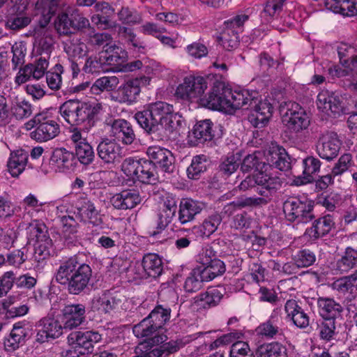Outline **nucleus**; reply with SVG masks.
<instances>
[{
	"instance_id": "obj_20",
	"label": "nucleus",
	"mask_w": 357,
	"mask_h": 357,
	"mask_svg": "<svg viewBox=\"0 0 357 357\" xmlns=\"http://www.w3.org/2000/svg\"><path fill=\"white\" fill-rule=\"evenodd\" d=\"M135 119L139 126L148 134L153 140L158 141V137L162 135L161 123H158L148 107L137 112Z\"/></svg>"
},
{
	"instance_id": "obj_18",
	"label": "nucleus",
	"mask_w": 357,
	"mask_h": 357,
	"mask_svg": "<svg viewBox=\"0 0 357 357\" xmlns=\"http://www.w3.org/2000/svg\"><path fill=\"white\" fill-rule=\"evenodd\" d=\"M68 341L74 344L75 348H80L82 354L91 353L93 351V344L102 340L99 333L93 331H75L71 333L68 337Z\"/></svg>"
},
{
	"instance_id": "obj_8",
	"label": "nucleus",
	"mask_w": 357,
	"mask_h": 357,
	"mask_svg": "<svg viewBox=\"0 0 357 357\" xmlns=\"http://www.w3.org/2000/svg\"><path fill=\"white\" fill-rule=\"evenodd\" d=\"M226 94L228 98V105H227L228 113H232L245 106L252 107L258 101L259 93L257 91L248 89L232 91L227 88Z\"/></svg>"
},
{
	"instance_id": "obj_64",
	"label": "nucleus",
	"mask_w": 357,
	"mask_h": 357,
	"mask_svg": "<svg viewBox=\"0 0 357 357\" xmlns=\"http://www.w3.org/2000/svg\"><path fill=\"white\" fill-rule=\"evenodd\" d=\"M241 164V159L238 156L230 155L226 157L221 162L219 169L220 172L225 176H229L237 170Z\"/></svg>"
},
{
	"instance_id": "obj_58",
	"label": "nucleus",
	"mask_w": 357,
	"mask_h": 357,
	"mask_svg": "<svg viewBox=\"0 0 357 357\" xmlns=\"http://www.w3.org/2000/svg\"><path fill=\"white\" fill-rule=\"evenodd\" d=\"M335 319H324L318 324L317 331L321 340L324 341H331L335 339Z\"/></svg>"
},
{
	"instance_id": "obj_22",
	"label": "nucleus",
	"mask_w": 357,
	"mask_h": 357,
	"mask_svg": "<svg viewBox=\"0 0 357 357\" xmlns=\"http://www.w3.org/2000/svg\"><path fill=\"white\" fill-rule=\"evenodd\" d=\"M50 161L60 172L73 171L77 166V158L74 153L65 148L55 149L52 153Z\"/></svg>"
},
{
	"instance_id": "obj_32",
	"label": "nucleus",
	"mask_w": 357,
	"mask_h": 357,
	"mask_svg": "<svg viewBox=\"0 0 357 357\" xmlns=\"http://www.w3.org/2000/svg\"><path fill=\"white\" fill-rule=\"evenodd\" d=\"M144 274L142 277L157 278L163 272V263L161 258L154 253H149L142 261Z\"/></svg>"
},
{
	"instance_id": "obj_63",
	"label": "nucleus",
	"mask_w": 357,
	"mask_h": 357,
	"mask_svg": "<svg viewBox=\"0 0 357 357\" xmlns=\"http://www.w3.org/2000/svg\"><path fill=\"white\" fill-rule=\"evenodd\" d=\"M316 259L314 252L309 249L301 250L293 257V261H296L300 268H306L313 265Z\"/></svg>"
},
{
	"instance_id": "obj_1",
	"label": "nucleus",
	"mask_w": 357,
	"mask_h": 357,
	"mask_svg": "<svg viewBox=\"0 0 357 357\" xmlns=\"http://www.w3.org/2000/svg\"><path fill=\"white\" fill-rule=\"evenodd\" d=\"M282 185V180L265 172H258L248 176L238 185L241 190L254 189L258 197H241L227 204L225 212L229 215L236 209L243 208H260L267 205L277 197Z\"/></svg>"
},
{
	"instance_id": "obj_49",
	"label": "nucleus",
	"mask_w": 357,
	"mask_h": 357,
	"mask_svg": "<svg viewBox=\"0 0 357 357\" xmlns=\"http://www.w3.org/2000/svg\"><path fill=\"white\" fill-rule=\"evenodd\" d=\"M170 314L171 309L169 307H164L162 305H158L147 317L160 330L169 321Z\"/></svg>"
},
{
	"instance_id": "obj_42",
	"label": "nucleus",
	"mask_w": 357,
	"mask_h": 357,
	"mask_svg": "<svg viewBox=\"0 0 357 357\" xmlns=\"http://www.w3.org/2000/svg\"><path fill=\"white\" fill-rule=\"evenodd\" d=\"M136 180L146 184H155L158 180L157 167L146 159H142Z\"/></svg>"
},
{
	"instance_id": "obj_52",
	"label": "nucleus",
	"mask_w": 357,
	"mask_h": 357,
	"mask_svg": "<svg viewBox=\"0 0 357 357\" xmlns=\"http://www.w3.org/2000/svg\"><path fill=\"white\" fill-rule=\"evenodd\" d=\"M161 126L163 130L162 135L158 137V142L169 139L170 135L181 126V121L177 119L176 114L173 112L161 122Z\"/></svg>"
},
{
	"instance_id": "obj_50",
	"label": "nucleus",
	"mask_w": 357,
	"mask_h": 357,
	"mask_svg": "<svg viewBox=\"0 0 357 357\" xmlns=\"http://www.w3.org/2000/svg\"><path fill=\"white\" fill-rule=\"evenodd\" d=\"M197 267L200 268V271L208 282L211 281L215 278L222 275L226 271L225 263L216 257L213 258V260L206 266Z\"/></svg>"
},
{
	"instance_id": "obj_7",
	"label": "nucleus",
	"mask_w": 357,
	"mask_h": 357,
	"mask_svg": "<svg viewBox=\"0 0 357 357\" xmlns=\"http://www.w3.org/2000/svg\"><path fill=\"white\" fill-rule=\"evenodd\" d=\"M125 301V296L119 292L106 291L94 296L90 302L91 310L100 314H109L119 310Z\"/></svg>"
},
{
	"instance_id": "obj_40",
	"label": "nucleus",
	"mask_w": 357,
	"mask_h": 357,
	"mask_svg": "<svg viewBox=\"0 0 357 357\" xmlns=\"http://www.w3.org/2000/svg\"><path fill=\"white\" fill-rule=\"evenodd\" d=\"M333 288L340 294L344 295L348 294L347 299V310L349 312H354L352 309L354 305L351 303L352 300L355 298L357 288L349 281L347 276L339 278L333 283Z\"/></svg>"
},
{
	"instance_id": "obj_9",
	"label": "nucleus",
	"mask_w": 357,
	"mask_h": 357,
	"mask_svg": "<svg viewBox=\"0 0 357 357\" xmlns=\"http://www.w3.org/2000/svg\"><path fill=\"white\" fill-rule=\"evenodd\" d=\"M97 154L102 162L116 165L123 159V149L114 139H104L98 145Z\"/></svg>"
},
{
	"instance_id": "obj_46",
	"label": "nucleus",
	"mask_w": 357,
	"mask_h": 357,
	"mask_svg": "<svg viewBox=\"0 0 357 357\" xmlns=\"http://www.w3.org/2000/svg\"><path fill=\"white\" fill-rule=\"evenodd\" d=\"M64 51L71 59H81L87 55L89 49L86 43L73 38L65 43Z\"/></svg>"
},
{
	"instance_id": "obj_30",
	"label": "nucleus",
	"mask_w": 357,
	"mask_h": 357,
	"mask_svg": "<svg viewBox=\"0 0 357 357\" xmlns=\"http://www.w3.org/2000/svg\"><path fill=\"white\" fill-rule=\"evenodd\" d=\"M102 55L105 65L113 66L114 71L118 72H121V70L119 69L122 68L127 58V52L115 45L108 46Z\"/></svg>"
},
{
	"instance_id": "obj_43",
	"label": "nucleus",
	"mask_w": 357,
	"mask_h": 357,
	"mask_svg": "<svg viewBox=\"0 0 357 357\" xmlns=\"http://www.w3.org/2000/svg\"><path fill=\"white\" fill-rule=\"evenodd\" d=\"M255 357H288L287 348L278 342L265 343L259 346Z\"/></svg>"
},
{
	"instance_id": "obj_51",
	"label": "nucleus",
	"mask_w": 357,
	"mask_h": 357,
	"mask_svg": "<svg viewBox=\"0 0 357 357\" xmlns=\"http://www.w3.org/2000/svg\"><path fill=\"white\" fill-rule=\"evenodd\" d=\"M208 160L206 155H199L193 157L190 165L187 169L189 178L198 179L200 174L206 170Z\"/></svg>"
},
{
	"instance_id": "obj_24",
	"label": "nucleus",
	"mask_w": 357,
	"mask_h": 357,
	"mask_svg": "<svg viewBox=\"0 0 357 357\" xmlns=\"http://www.w3.org/2000/svg\"><path fill=\"white\" fill-rule=\"evenodd\" d=\"M60 133V126L47 117L41 119V123L31 132V138L39 142H45L55 138Z\"/></svg>"
},
{
	"instance_id": "obj_10",
	"label": "nucleus",
	"mask_w": 357,
	"mask_h": 357,
	"mask_svg": "<svg viewBox=\"0 0 357 357\" xmlns=\"http://www.w3.org/2000/svg\"><path fill=\"white\" fill-rule=\"evenodd\" d=\"M36 341L39 343L48 342L50 339H56L63 334V326L53 317L42 318L36 324Z\"/></svg>"
},
{
	"instance_id": "obj_33",
	"label": "nucleus",
	"mask_w": 357,
	"mask_h": 357,
	"mask_svg": "<svg viewBox=\"0 0 357 357\" xmlns=\"http://www.w3.org/2000/svg\"><path fill=\"white\" fill-rule=\"evenodd\" d=\"M266 160L270 166L280 171H287L291 167L290 157L285 149L281 146H273L266 155Z\"/></svg>"
},
{
	"instance_id": "obj_57",
	"label": "nucleus",
	"mask_w": 357,
	"mask_h": 357,
	"mask_svg": "<svg viewBox=\"0 0 357 357\" xmlns=\"http://www.w3.org/2000/svg\"><path fill=\"white\" fill-rule=\"evenodd\" d=\"M303 174L305 179V181H303V183H307L313 179L314 174L319 172L321 162L318 158L310 156L303 160Z\"/></svg>"
},
{
	"instance_id": "obj_55",
	"label": "nucleus",
	"mask_w": 357,
	"mask_h": 357,
	"mask_svg": "<svg viewBox=\"0 0 357 357\" xmlns=\"http://www.w3.org/2000/svg\"><path fill=\"white\" fill-rule=\"evenodd\" d=\"M147 107L158 123H161L169 114L173 113L174 109L172 105L162 101L151 103Z\"/></svg>"
},
{
	"instance_id": "obj_60",
	"label": "nucleus",
	"mask_w": 357,
	"mask_h": 357,
	"mask_svg": "<svg viewBox=\"0 0 357 357\" xmlns=\"http://www.w3.org/2000/svg\"><path fill=\"white\" fill-rule=\"evenodd\" d=\"M73 13L69 15L66 13L59 14L55 21V28L60 34L68 35L73 32Z\"/></svg>"
},
{
	"instance_id": "obj_61",
	"label": "nucleus",
	"mask_w": 357,
	"mask_h": 357,
	"mask_svg": "<svg viewBox=\"0 0 357 357\" xmlns=\"http://www.w3.org/2000/svg\"><path fill=\"white\" fill-rule=\"evenodd\" d=\"M105 66L102 55L100 57L89 56L86 59L82 70L87 74L100 73L107 70Z\"/></svg>"
},
{
	"instance_id": "obj_27",
	"label": "nucleus",
	"mask_w": 357,
	"mask_h": 357,
	"mask_svg": "<svg viewBox=\"0 0 357 357\" xmlns=\"http://www.w3.org/2000/svg\"><path fill=\"white\" fill-rule=\"evenodd\" d=\"M204 208V204L190 198L182 199L179 204L178 220L182 225L194 220L196 215L200 213Z\"/></svg>"
},
{
	"instance_id": "obj_3",
	"label": "nucleus",
	"mask_w": 357,
	"mask_h": 357,
	"mask_svg": "<svg viewBox=\"0 0 357 357\" xmlns=\"http://www.w3.org/2000/svg\"><path fill=\"white\" fill-rule=\"evenodd\" d=\"M102 109L101 104L69 100L59 107V113L71 126L84 124V129L89 130L99 119Z\"/></svg>"
},
{
	"instance_id": "obj_44",
	"label": "nucleus",
	"mask_w": 357,
	"mask_h": 357,
	"mask_svg": "<svg viewBox=\"0 0 357 357\" xmlns=\"http://www.w3.org/2000/svg\"><path fill=\"white\" fill-rule=\"evenodd\" d=\"M159 329L158 327L151 321L148 317L143 319L140 322L135 324L132 327V332L135 337L137 338H147L151 336L155 337L158 333H156ZM161 335H163L162 333ZM152 338V337H151ZM151 339V337L149 338ZM149 339L148 340H149ZM149 341H147L148 342Z\"/></svg>"
},
{
	"instance_id": "obj_53",
	"label": "nucleus",
	"mask_w": 357,
	"mask_h": 357,
	"mask_svg": "<svg viewBox=\"0 0 357 357\" xmlns=\"http://www.w3.org/2000/svg\"><path fill=\"white\" fill-rule=\"evenodd\" d=\"M36 43L38 45L41 50V54L50 57V54L53 49V38L45 30H36L34 33Z\"/></svg>"
},
{
	"instance_id": "obj_56",
	"label": "nucleus",
	"mask_w": 357,
	"mask_h": 357,
	"mask_svg": "<svg viewBox=\"0 0 357 357\" xmlns=\"http://www.w3.org/2000/svg\"><path fill=\"white\" fill-rule=\"evenodd\" d=\"M119 83V78L116 76H105L97 79L93 84L91 89L96 93L98 91H111L117 87Z\"/></svg>"
},
{
	"instance_id": "obj_38",
	"label": "nucleus",
	"mask_w": 357,
	"mask_h": 357,
	"mask_svg": "<svg viewBox=\"0 0 357 357\" xmlns=\"http://www.w3.org/2000/svg\"><path fill=\"white\" fill-rule=\"evenodd\" d=\"M213 123L210 119L198 121L193 128L192 135L199 144L211 142L214 136Z\"/></svg>"
},
{
	"instance_id": "obj_54",
	"label": "nucleus",
	"mask_w": 357,
	"mask_h": 357,
	"mask_svg": "<svg viewBox=\"0 0 357 357\" xmlns=\"http://www.w3.org/2000/svg\"><path fill=\"white\" fill-rule=\"evenodd\" d=\"M176 212V210L174 208L172 210L162 209L158 215L155 229L152 231H149L150 236H156L158 234H160L163 230H165V229L168 226V225L172 222L173 218L175 216Z\"/></svg>"
},
{
	"instance_id": "obj_13",
	"label": "nucleus",
	"mask_w": 357,
	"mask_h": 357,
	"mask_svg": "<svg viewBox=\"0 0 357 357\" xmlns=\"http://www.w3.org/2000/svg\"><path fill=\"white\" fill-rule=\"evenodd\" d=\"M146 154L151 162L153 163L157 169L162 172L171 173L174 169V158L172 152L163 147L158 146H149Z\"/></svg>"
},
{
	"instance_id": "obj_19",
	"label": "nucleus",
	"mask_w": 357,
	"mask_h": 357,
	"mask_svg": "<svg viewBox=\"0 0 357 357\" xmlns=\"http://www.w3.org/2000/svg\"><path fill=\"white\" fill-rule=\"evenodd\" d=\"M48 59L49 57L45 56H41L35 64L29 63L23 68H20L15 77L16 83L18 84L25 83L31 77L36 79L41 78L48 67Z\"/></svg>"
},
{
	"instance_id": "obj_62",
	"label": "nucleus",
	"mask_w": 357,
	"mask_h": 357,
	"mask_svg": "<svg viewBox=\"0 0 357 357\" xmlns=\"http://www.w3.org/2000/svg\"><path fill=\"white\" fill-rule=\"evenodd\" d=\"M219 39L223 48L228 51L236 49L239 44L238 33L229 29H224Z\"/></svg>"
},
{
	"instance_id": "obj_41",
	"label": "nucleus",
	"mask_w": 357,
	"mask_h": 357,
	"mask_svg": "<svg viewBox=\"0 0 357 357\" xmlns=\"http://www.w3.org/2000/svg\"><path fill=\"white\" fill-rule=\"evenodd\" d=\"M356 266L357 250L347 247L340 258L336 261L335 269L340 273H346Z\"/></svg>"
},
{
	"instance_id": "obj_15",
	"label": "nucleus",
	"mask_w": 357,
	"mask_h": 357,
	"mask_svg": "<svg viewBox=\"0 0 357 357\" xmlns=\"http://www.w3.org/2000/svg\"><path fill=\"white\" fill-rule=\"evenodd\" d=\"M31 328L28 324L18 322L13 325L10 334L4 338V348L8 352H13L22 347L31 337Z\"/></svg>"
},
{
	"instance_id": "obj_14",
	"label": "nucleus",
	"mask_w": 357,
	"mask_h": 357,
	"mask_svg": "<svg viewBox=\"0 0 357 357\" xmlns=\"http://www.w3.org/2000/svg\"><path fill=\"white\" fill-rule=\"evenodd\" d=\"M222 84H215L211 89L208 96L200 98V105L204 107L222 111L228 113V98L226 89Z\"/></svg>"
},
{
	"instance_id": "obj_48",
	"label": "nucleus",
	"mask_w": 357,
	"mask_h": 357,
	"mask_svg": "<svg viewBox=\"0 0 357 357\" xmlns=\"http://www.w3.org/2000/svg\"><path fill=\"white\" fill-rule=\"evenodd\" d=\"M204 282L208 281L200 271V268L197 267L192 270L186 278L184 289L185 291L189 293L196 292L202 288Z\"/></svg>"
},
{
	"instance_id": "obj_21",
	"label": "nucleus",
	"mask_w": 357,
	"mask_h": 357,
	"mask_svg": "<svg viewBox=\"0 0 357 357\" xmlns=\"http://www.w3.org/2000/svg\"><path fill=\"white\" fill-rule=\"evenodd\" d=\"M85 306L82 304L68 305L62 310L64 329L72 330L85 322Z\"/></svg>"
},
{
	"instance_id": "obj_11",
	"label": "nucleus",
	"mask_w": 357,
	"mask_h": 357,
	"mask_svg": "<svg viewBox=\"0 0 357 357\" xmlns=\"http://www.w3.org/2000/svg\"><path fill=\"white\" fill-rule=\"evenodd\" d=\"M149 82L150 78L146 76L127 80L118 89L117 93L119 102L128 105L135 102L141 92L142 86L148 84Z\"/></svg>"
},
{
	"instance_id": "obj_28",
	"label": "nucleus",
	"mask_w": 357,
	"mask_h": 357,
	"mask_svg": "<svg viewBox=\"0 0 357 357\" xmlns=\"http://www.w3.org/2000/svg\"><path fill=\"white\" fill-rule=\"evenodd\" d=\"M317 105L319 109L334 117L340 116L342 112L340 98L334 94H330L328 91H321L318 94Z\"/></svg>"
},
{
	"instance_id": "obj_16",
	"label": "nucleus",
	"mask_w": 357,
	"mask_h": 357,
	"mask_svg": "<svg viewBox=\"0 0 357 357\" xmlns=\"http://www.w3.org/2000/svg\"><path fill=\"white\" fill-rule=\"evenodd\" d=\"M341 142L337 135L333 132L323 134L317 144V152L319 157L326 160H331L338 155Z\"/></svg>"
},
{
	"instance_id": "obj_12",
	"label": "nucleus",
	"mask_w": 357,
	"mask_h": 357,
	"mask_svg": "<svg viewBox=\"0 0 357 357\" xmlns=\"http://www.w3.org/2000/svg\"><path fill=\"white\" fill-rule=\"evenodd\" d=\"M76 218L81 222L93 226H100L102 223V216L92 201L86 197H79L75 204Z\"/></svg>"
},
{
	"instance_id": "obj_36",
	"label": "nucleus",
	"mask_w": 357,
	"mask_h": 357,
	"mask_svg": "<svg viewBox=\"0 0 357 357\" xmlns=\"http://www.w3.org/2000/svg\"><path fill=\"white\" fill-rule=\"evenodd\" d=\"M325 6L328 10L342 15H357V0H325Z\"/></svg>"
},
{
	"instance_id": "obj_37",
	"label": "nucleus",
	"mask_w": 357,
	"mask_h": 357,
	"mask_svg": "<svg viewBox=\"0 0 357 357\" xmlns=\"http://www.w3.org/2000/svg\"><path fill=\"white\" fill-rule=\"evenodd\" d=\"M337 50L340 63L350 69V71L355 73L356 75L353 79L357 78V54L355 47L342 43L337 47Z\"/></svg>"
},
{
	"instance_id": "obj_17",
	"label": "nucleus",
	"mask_w": 357,
	"mask_h": 357,
	"mask_svg": "<svg viewBox=\"0 0 357 357\" xmlns=\"http://www.w3.org/2000/svg\"><path fill=\"white\" fill-rule=\"evenodd\" d=\"M280 309H275L268 319L261 323L256 328V335L261 338L271 340L283 335V329L280 322L281 317L279 315Z\"/></svg>"
},
{
	"instance_id": "obj_25",
	"label": "nucleus",
	"mask_w": 357,
	"mask_h": 357,
	"mask_svg": "<svg viewBox=\"0 0 357 357\" xmlns=\"http://www.w3.org/2000/svg\"><path fill=\"white\" fill-rule=\"evenodd\" d=\"M225 289L222 287L208 288L194 298V305L197 309H208L216 306L222 299Z\"/></svg>"
},
{
	"instance_id": "obj_23",
	"label": "nucleus",
	"mask_w": 357,
	"mask_h": 357,
	"mask_svg": "<svg viewBox=\"0 0 357 357\" xmlns=\"http://www.w3.org/2000/svg\"><path fill=\"white\" fill-rule=\"evenodd\" d=\"M253 106L254 110L249 114L248 121L255 128H264L272 116L273 107L266 100L257 102Z\"/></svg>"
},
{
	"instance_id": "obj_4",
	"label": "nucleus",
	"mask_w": 357,
	"mask_h": 357,
	"mask_svg": "<svg viewBox=\"0 0 357 357\" xmlns=\"http://www.w3.org/2000/svg\"><path fill=\"white\" fill-rule=\"evenodd\" d=\"M282 122L290 132L298 134L308 128L310 116L302 106L296 102H286L281 105Z\"/></svg>"
},
{
	"instance_id": "obj_59",
	"label": "nucleus",
	"mask_w": 357,
	"mask_h": 357,
	"mask_svg": "<svg viewBox=\"0 0 357 357\" xmlns=\"http://www.w3.org/2000/svg\"><path fill=\"white\" fill-rule=\"evenodd\" d=\"M75 157L77 162L88 165L91 164L94 159L95 153L91 145L87 142L82 145H75Z\"/></svg>"
},
{
	"instance_id": "obj_6",
	"label": "nucleus",
	"mask_w": 357,
	"mask_h": 357,
	"mask_svg": "<svg viewBox=\"0 0 357 357\" xmlns=\"http://www.w3.org/2000/svg\"><path fill=\"white\" fill-rule=\"evenodd\" d=\"M207 77L201 76H187L176 90V96L182 100H192L202 98L208 88Z\"/></svg>"
},
{
	"instance_id": "obj_35",
	"label": "nucleus",
	"mask_w": 357,
	"mask_h": 357,
	"mask_svg": "<svg viewBox=\"0 0 357 357\" xmlns=\"http://www.w3.org/2000/svg\"><path fill=\"white\" fill-rule=\"evenodd\" d=\"M60 222L62 225V235L64 242L68 245H73L77 243L78 238L79 224L73 216H60Z\"/></svg>"
},
{
	"instance_id": "obj_29",
	"label": "nucleus",
	"mask_w": 357,
	"mask_h": 357,
	"mask_svg": "<svg viewBox=\"0 0 357 357\" xmlns=\"http://www.w3.org/2000/svg\"><path fill=\"white\" fill-rule=\"evenodd\" d=\"M112 132L116 139L126 145L131 144L136 138L130 123L122 119H116L113 121Z\"/></svg>"
},
{
	"instance_id": "obj_47",
	"label": "nucleus",
	"mask_w": 357,
	"mask_h": 357,
	"mask_svg": "<svg viewBox=\"0 0 357 357\" xmlns=\"http://www.w3.org/2000/svg\"><path fill=\"white\" fill-rule=\"evenodd\" d=\"M28 156L24 153H11L7 167L8 172L13 177L18 176L25 169Z\"/></svg>"
},
{
	"instance_id": "obj_34",
	"label": "nucleus",
	"mask_w": 357,
	"mask_h": 357,
	"mask_svg": "<svg viewBox=\"0 0 357 357\" xmlns=\"http://www.w3.org/2000/svg\"><path fill=\"white\" fill-rule=\"evenodd\" d=\"M334 227V222L331 215H325L314 220L312 226L305 230V235L311 240H317L328 234Z\"/></svg>"
},
{
	"instance_id": "obj_2",
	"label": "nucleus",
	"mask_w": 357,
	"mask_h": 357,
	"mask_svg": "<svg viewBox=\"0 0 357 357\" xmlns=\"http://www.w3.org/2000/svg\"><path fill=\"white\" fill-rule=\"evenodd\" d=\"M92 269L80 263L76 255L61 261L54 275L55 281L66 287L70 294L79 295L90 289Z\"/></svg>"
},
{
	"instance_id": "obj_31",
	"label": "nucleus",
	"mask_w": 357,
	"mask_h": 357,
	"mask_svg": "<svg viewBox=\"0 0 357 357\" xmlns=\"http://www.w3.org/2000/svg\"><path fill=\"white\" fill-rule=\"evenodd\" d=\"M221 222V215L214 213L206 218L202 224L192 227L190 231L197 238H208L217 230Z\"/></svg>"
},
{
	"instance_id": "obj_45",
	"label": "nucleus",
	"mask_w": 357,
	"mask_h": 357,
	"mask_svg": "<svg viewBox=\"0 0 357 357\" xmlns=\"http://www.w3.org/2000/svg\"><path fill=\"white\" fill-rule=\"evenodd\" d=\"M11 112L18 120L29 118L33 113V107L24 98H15L11 104Z\"/></svg>"
},
{
	"instance_id": "obj_39",
	"label": "nucleus",
	"mask_w": 357,
	"mask_h": 357,
	"mask_svg": "<svg viewBox=\"0 0 357 357\" xmlns=\"http://www.w3.org/2000/svg\"><path fill=\"white\" fill-rule=\"evenodd\" d=\"M317 305L319 314L324 319H335L336 316L342 311L341 305L330 298H319Z\"/></svg>"
},
{
	"instance_id": "obj_5",
	"label": "nucleus",
	"mask_w": 357,
	"mask_h": 357,
	"mask_svg": "<svg viewBox=\"0 0 357 357\" xmlns=\"http://www.w3.org/2000/svg\"><path fill=\"white\" fill-rule=\"evenodd\" d=\"M286 220L291 222L307 223L315 218L314 203L307 198L289 197L282 206Z\"/></svg>"
},
{
	"instance_id": "obj_26",
	"label": "nucleus",
	"mask_w": 357,
	"mask_h": 357,
	"mask_svg": "<svg viewBox=\"0 0 357 357\" xmlns=\"http://www.w3.org/2000/svg\"><path fill=\"white\" fill-rule=\"evenodd\" d=\"M141 202L139 192L135 190H126L113 195L110 199L112 205L119 210L135 208Z\"/></svg>"
}]
</instances>
